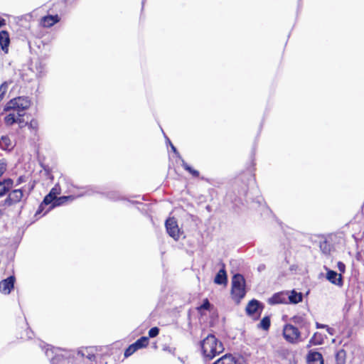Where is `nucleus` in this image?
<instances>
[{"mask_svg": "<svg viewBox=\"0 0 364 364\" xmlns=\"http://www.w3.org/2000/svg\"><path fill=\"white\" fill-rule=\"evenodd\" d=\"M203 356L208 360L213 359L224 350L223 343L214 335L209 334L200 343Z\"/></svg>", "mask_w": 364, "mask_h": 364, "instance_id": "obj_1", "label": "nucleus"}, {"mask_svg": "<svg viewBox=\"0 0 364 364\" xmlns=\"http://www.w3.org/2000/svg\"><path fill=\"white\" fill-rule=\"evenodd\" d=\"M31 105V101L28 97H18L11 100L6 103L4 111L7 112L14 111L19 116H24L25 111Z\"/></svg>", "mask_w": 364, "mask_h": 364, "instance_id": "obj_2", "label": "nucleus"}, {"mask_svg": "<svg viewBox=\"0 0 364 364\" xmlns=\"http://www.w3.org/2000/svg\"><path fill=\"white\" fill-rule=\"evenodd\" d=\"M245 279L242 275L237 274L233 276L231 295L232 299L236 303H240V300L245 296Z\"/></svg>", "mask_w": 364, "mask_h": 364, "instance_id": "obj_3", "label": "nucleus"}, {"mask_svg": "<svg viewBox=\"0 0 364 364\" xmlns=\"http://www.w3.org/2000/svg\"><path fill=\"white\" fill-rule=\"evenodd\" d=\"M284 338L289 343H296L300 340V331L291 324H286L283 328Z\"/></svg>", "mask_w": 364, "mask_h": 364, "instance_id": "obj_4", "label": "nucleus"}, {"mask_svg": "<svg viewBox=\"0 0 364 364\" xmlns=\"http://www.w3.org/2000/svg\"><path fill=\"white\" fill-rule=\"evenodd\" d=\"M92 193H93V191L90 188H87V190L86 191H85L84 193H81L77 196L70 195V196H64L57 197L56 199L55 200L54 203H53L50 205V207L49 208V210H50L55 207L64 205L67 203L72 202L74 200H75L77 198L82 197L85 195H91Z\"/></svg>", "mask_w": 364, "mask_h": 364, "instance_id": "obj_5", "label": "nucleus"}, {"mask_svg": "<svg viewBox=\"0 0 364 364\" xmlns=\"http://www.w3.org/2000/svg\"><path fill=\"white\" fill-rule=\"evenodd\" d=\"M167 233L175 240L180 237L181 231L178 228L176 220L174 218H168L165 223Z\"/></svg>", "mask_w": 364, "mask_h": 364, "instance_id": "obj_6", "label": "nucleus"}, {"mask_svg": "<svg viewBox=\"0 0 364 364\" xmlns=\"http://www.w3.org/2000/svg\"><path fill=\"white\" fill-rule=\"evenodd\" d=\"M15 277L11 276L0 282V291L4 294H9L14 288Z\"/></svg>", "mask_w": 364, "mask_h": 364, "instance_id": "obj_7", "label": "nucleus"}, {"mask_svg": "<svg viewBox=\"0 0 364 364\" xmlns=\"http://www.w3.org/2000/svg\"><path fill=\"white\" fill-rule=\"evenodd\" d=\"M28 71L33 73L37 78H41L46 74V65L38 60L34 63L32 68L28 69Z\"/></svg>", "mask_w": 364, "mask_h": 364, "instance_id": "obj_8", "label": "nucleus"}, {"mask_svg": "<svg viewBox=\"0 0 364 364\" xmlns=\"http://www.w3.org/2000/svg\"><path fill=\"white\" fill-rule=\"evenodd\" d=\"M23 193L21 189H15L11 192L6 199V203L9 205L18 203L23 198Z\"/></svg>", "mask_w": 364, "mask_h": 364, "instance_id": "obj_9", "label": "nucleus"}, {"mask_svg": "<svg viewBox=\"0 0 364 364\" xmlns=\"http://www.w3.org/2000/svg\"><path fill=\"white\" fill-rule=\"evenodd\" d=\"M288 291L279 292L274 294L269 299V303L271 304H282L287 302Z\"/></svg>", "mask_w": 364, "mask_h": 364, "instance_id": "obj_10", "label": "nucleus"}, {"mask_svg": "<svg viewBox=\"0 0 364 364\" xmlns=\"http://www.w3.org/2000/svg\"><path fill=\"white\" fill-rule=\"evenodd\" d=\"M9 43L10 38L9 33L6 31H0V47L5 53H7L9 51Z\"/></svg>", "mask_w": 364, "mask_h": 364, "instance_id": "obj_11", "label": "nucleus"}, {"mask_svg": "<svg viewBox=\"0 0 364 364\" xmlns=\"http://www.w3.org/2000/svg\"><path fill=\"white\" fill-rule=\"evenodd\" d=\"M326 279L333 284L341 286L343 284L342 277L341 274H338L333 270H328L326 273Z\"/></svg>", "mask_w": 364, "mask_h": 364, "instance_id": "obj_12", "label": "nucleus"}, {"mask_svg": "<svg viewBox=\"0 0 364 364\" xmlns=\"http://www.w3.org/2000/svg\"><path fill=\"white\" fill-rule=\"evenodd\" d=\"M94 351V349L91 347L84 348L78 350L77 355L81 358H86L90 361H94L95 360V354Z\"/></svg>", "mask_w": 364, "mask_h": 364, "instance_id": "obj_13", "label": "nucleus"}, {"mask_svg": "<svg viewBox=\"0 0 364 364\" xmlns=\"http://www.w3.org/2000/svg\"><path fill=\"white\" fill-rule=\"evenodd\" d=\"M60 21V18L58 15H48L44 16L41 19V24L44 27H50L53 26L55 23H58Z\"/></svg>", "mask_w": 364, "mask_h": 364, "instance_id": "obj_14", "label": "nucleus"}, {"mask_svg": "<svg viewBox=\"0 0 364 364\" xmlns=\"http://www.w3.org/2000/svg\"><path fill=\"white\" fill-rule=\"evenodd\" d=\"M14 147V143L7 136H1L0 139V148L4 151H11Z\"/></svg>", "mask_w": 364, "mask_h": 364, "instance_id": "obj_15", "label": "nucleus"}, {"mask_svg": "<svg viewBox=\"0 0 364 364\" xmlns=\"http://www.w3.org/2000/svg\"><path fill=\"white\" fill-rule=\"evenodd\" d=\"M309 364H323L322 355L318 352H311L308 355Z\"/></svg>", "mask_w": 364, "mask_h": 364, "instance_id": "obj_16", "label": "nucleus"}, {"mask_svg": "<svg viewBox=\"0 0 364 364\" xmlns=\"http://www.w3.org/2000/svg\"><path fill=\"white\" fill-rule=\"evenodd\" d=\"M303 295L300 292H297L295 290L288 291L287 300L291 304H297L302 301Z\"/></svg>", "mask_w": 364, "mask_h": 364, "instance_id": "obj_17", "label": "nucleus"}, {"mask_svg": "<svg viewBox=\"0 0 364 364\" xmlns=\"http://www.w3.org/2000/svg\"><path fill=\"white\" fill-rule=\"evenodd\" d=\"M259 306L260 303L255 299H252L249 302L246 307L247 314L249 315L255 314L258 311Z\"/></svg>", "mask_w": 364, "mask_h": 364, "instance_id": "obj_18", "label": "nucleus"}, {"mask_svg": "<svg viewBox=\"0 0 364 364\" xmlns=\"http://www.w3.org/2000/svg\"><path fill=\"white\" fill-rule=\"evenodd\" d=\"M51 364H69V360L63 354L55 353V355L51 358Z\"/></svg>", "mask_w": 364, "mask_h": 364, "instance_id": "obj_19", "label": "nucleus"}, {"mask_svg": "<svg viewBox=\"0 0 364 364\" xmlns=\"http://www.w3.org/2000/svg\"><path fill=\"white\" fill-rule=\"evenodd\" d=\"M13 185V181L10 178L0 181V196L4 195Z\"/></svg>", "mask_w": 364, "mask_h": 364, "instance_id": "obj_20", "label": "nucleus"}, {"mask_svg": "<svg viewBox=\"0 0 364 364\" xmlns=\"http://www.w3.org/2000/svg\"><path fill=\"white\" fill-rule=\"evenodd\" d=\"M214 282L217 284H224L227 283V274L224 269H221L217 273Z\"/></svg>", "mask_w": 364, "mask_h": 364, "instance_id": "obj_21", "label": "nucleus"}, {"mask_svg": "<svg viewBox=\"0 0 364 364\" xmlns=\"http://www.w3.org/2000/svg\"><path fill=\"white\" fill-rule=\"evenodd\" d=\"M6 114L4 117V123L6 126H12L14 124L18 119V114L14 111Z\"/></svg>", "mask_w": 364, "mask_h": 364, "instance_id": "obj_22", "label": "nucleus"}, {"mask_svg": "<svg viewBox=\"0 0 364 364\" xmlns=\"http://www.w3.org/2000/svg\"><path fill=\"white\" fill-rule=\"evenodd\" d=\"M213 364H236V361L232 355H225L217 360Z\"/></svg>", "mask_w": 364, "mask_h": 364, "instance_id": "obj_23", "label": "nucleus"}, {"mask_svg": "<svg viewBox=\"0 0 364 364\" xmlns=\"http://www.w3.org/2000/svg\"><path fill=\"white\" fill-rule=\"evenodd\" d=\"M55 199H56V198H55L53 196H52L49 193L44 198L42 203L39 206L38 210L36 212V214H38V213H40L42 211V210L43 208V205H49V204H51V203L52 204L54 203Z\"/></svg>", "mask_w": 364, "mask_h": 364, "instance_id": "obj_24", "label": "nucleus"}, {"mask_svg": "<svg viewBox=\"0 0 364 364\" xmlns=\"http://www.w3.org/2000/svg\"><path fill=\"white\" fill-rule=\"evenodd\" d=\"M181 166L186 171H188L193 177L199 176V172L197 170H195L192 167H191L183 159H181Z\"/></svg>", "mask_w": 364, "mask_h": 364, "instance_id": "obj_25", "label": "nucleus"}, {"mask_svg": "<svg viewBox=\"0 0 364 364\" xmlns=\"http://www.w3.org/2000/svg\"><path fill=\"white\" fill-rule=\"evenodd\" d=\"M292 321L300 328L308 327V323L301 316H295L291 318Z\"/></svg>", "mask_w": 364, "mask_h": 364, "instance_id": "obj_26", "label": "nucleus"}, {"mask_svg": "<svg viewBox=\"0 0 364 364\" xmlns=\"http://www.w3.org/2000/svg\"><path fill=\"white\" fill-rule=\"evenodd\" d=\"M134 344L135 345L138 350L144 348L149 344V338L146 336H142L139 339H138L135 343H134Z\"/></svg>", "mask_w": 364, "mask_h": 364, "instance_id": "obj_27", "label": "nucleus"}, {"mask_svg": "<svg viewBox=\"0 0 364 364\" xmlns=\"http://www.w3.org/2000/svg\"><path fill=\"white\" fill-rule=\"evenodd\" d=\"M336 364H345L346 352L343 350H339L336 355Z\"/></svg>", "mask_w": 364, "mask_h": 364, "instance_id": "obj_28", "label": "nucleus"}, {"mask_svg": "<svg viewBox=\"0 0 364 364\" xmlns=\"http://www.w3.org/2000/svg\"><path fill=\"white\" fill-rule=\"evenodd\" d=\"M269 326L270 318L269 316H264L258 324V327L262 328L263 330H268Z\"/></svg>", "mask_w": 364, "mask_h": 364, "instance_id": "obj_29", "label": "nucleus"}, {"mask_svg": "<svg viewBox=\"0 0 364 364\" xmlns=\"http://www.w3.org/2000/svg\"><path fill=\"white\" fill-rule=\"evenodd\" d=\"M138 349L135 346V345L133 343L130 345L125 350L124 352V357L127 358L130 355H132L135 351H136Z\"/></svg>", "mask_w": 364, "mask_h": 364, "instance_id": "obj_30", "label": "nucleus"}, {"mask_svg": "<svg viewBox=\"0 0 364 364\" xmlns=\"http://www.w3.org/2000/svg\"><path fill=\"white\" fill-rule=\"evenodd\" d=\"M61 193L60 187L58 184H56L50 191V193L55 198H57Z\"/></svg>", "mask_w": 364, "mask_h": 364, "instance_id": "obj_31", "label": "nucleus"}, {"mask_svg": "<svg viewBox=\"0 0 364 364\" xmlns=\"http://www.w3.org/2000/svg\"><path fill=\"white\" fill-rule=\"evenodd\" d=\"M28 73H32V72L31 71H28V70H23L22 73H21V78H22V80L23 81L31 82L33 80V78L30 77L28 76Z\"/></svg>", "mask_w": 364, "mask_h": 364, "instance_id": "obj_32", "label": "nucleus"}, {"mask_svg": "<svg viewBox=\"0 0 364 364\" xmlns=\"http://www.w3.org/2000/svg\"><path fill=\"white\" fill-rule=\"evenodd\" d=\"M8 89V83L6 82H3L0 85V97L3 99L5 93L6 92Z\"/></svg>", "mask_w": 364, "mask_h": 364, "instance_id": "obj_33", "label": "nucleus"}, {"mask_svg": "<svg viewBox=\"0 0 364 364\" xmlns=\"http://www.w3.org/2000/svg\"><path fill=\"white\" fill-rule=\"evenodd\" d=\"M159 329L157 327H153L149 331V336L150 338H154L158 336Z\"/></svg>", "mask_w": 364, "mask_h": 364, "instance_id": "obj_34", "label": "nucleus"}, {"mask_svg": "<svg viewBox=\"0 0 364 364\" xmlns=\"http://www.w3.org/2000/svg\"><path fill=\"white\" fill-rule=\"evenodd\" d=\"M6 162L4 159L0 160V177L4 174L6 170Z\"/></svg>", "mask_w": 364, "mask_h": 364, "instance_id": "obj_35", "label": "nucleus"}, {"mask_svg": "<svg viewBox=\"0 0 364 364\" xmlns=\"http://www.w3.org/2000/svg\"><path fill=\"white\" fill-rule=\"evenodd\" d=\"M23 116H19L18 117L17 121L16 123H17L20 128H23L25 126H27L28 122H26L23 119Z\"/></svg>", "mask_w": 364, "mask_h": 364, "instance_id": "obj_36", "label": "nucleus"}, {"mask_svg": "<svg viewBox=\"0 0 364 364\" xmlns=\"http://www.w3.org/2000/svg\"><path fill=\"white\" fill-rule=\"evenodd\" d=\"M107 196L109 198L114 200L120 199V196H119V193L117 191H112V192L109 193Z\"/></svg>", "mask_w": 364, "mask_h": 364, "instance_id": "obj_37", "label": "nucleus"}, {"mask_svg": "<svg viewBox=\"0 0 364 364\" xmlns=\"http://www.w3.org/2000/svg\"><path fill=\"white\" fill-rule=\"evenodd\" d=\"M320 247H321V250L323 251V252H324L325 254H327L330 252V248L326 242H322L320 245Z\"/></svg>", "mask_w": 364, "mask_h": 364, "instance_id": "obj_38", "label": "nucleus"}, {"mask_svg": "<svg viewBox=\"0 0 364 364\" xmlns=\"http://www.w3.org/2000/svg\"><path fill=\"white\" fill-rule=\"evenodd\" d=\"M27 126L32 129H38V122L36 120H31L29 123H28Z\"/></svg>", "mask_w": 364, "mask_h": 364, "instance_id": "obj_39", "label": "nucleus"}, {"mask_svg": "<svg viewBox=\"0 0 364 364\" xmlns=\"http://www.w3.org/2000/svg\"><path fill=\"white\" fill-rule=\"evenodd\" d=\"M210 302L208 301V300L206 299L203 301V304L200 306V309H205V310H208L210 308Z\"/></svg>", "mask_w": 364, "mask_h": 364, "instance_id": "obj_40", "label": "nucleus"}, {"mask_svg": "<svg viewBox=\"0 0 364 364\" xmlns=\"http://www.w3.org/2000/svg\"><path fill=\"white\" fill-rule=\"evenodd\" d=\"M337 267L341 273H343L345 272L346 266L342 262H338Z\"/></svg>", "mask_w": 364, "mask_h": 364, "instance_id": "obj_41", "label": "nucleus"}, {"mask_svg": "<svg viewBox=\"0 0 364 364\" xmlns=\"http://www.w3.org/2000/svg\"><path fill=\"white\" fill-rule=\"evenodd\" d=\"M46 355L48 358H50L51 356H53V355L54 354V351L53 349H49V348H47L46 350Z\"/></svg>", "mask_w": 364, "mask_h": 364, "instance_id": "obj_42", "label": "nucleus"}, {"mask_svg": "<svg viewBox=\"0 0 364 364\" xmlns=\"http://www.w3.org/2000/svg\"><path fill=\"white\" fill-rule=\"evenodd\" d=\"M316 335H317V333H315L314 337L310 340V343L314 344V345H316V344H320L321 343V342H318V341H316Z\"/></svg>", "mask_w": 364, "mask_h": 364, "instance_id": "obj_43", "label": "nucleus"}, {"mask_svg": "<svg viewBox=\"0 0 364 364\" xmlns=\"http://www.w3.org/2000/svg\"><path fill=\"white\" fill-rule=\"evenodd\" d=\"M265 268H266L265 265L264 264H261L258 266L257 270L259 272H262L265 269Z\"/></svg>", "mask_w": 364, "mask_h": 364, "instance_id": "obj_44", "label": "nucleus"}, {"mask_svg": "<svg viewBox=\"0 0 364 364\" xmlns=\"http://www.w3.org/2000/svg\"><path fill=\"white\" fill-rule=\"evenodd\" d=\"M316 328H324L327 327V326H326V325L321 324V323H316Z\"/></svg>", "mask_w": 364, "mask_h": 364, "instance_id": "obj_45", "label": "nucleus"}, {"mask_svg": "<svg viewBox=\"0 0 364 364\" xmlns=\"http://www.w3.org/2000/svg\"><path fill=\"white\" fill-rule=\"evenodd\" d=\"M168 142L169 144H171V149L173 150V151L177 154H178V153L177 152V150L176 149V147L171 143V141L168 140Z\"/></svg>", "mask_w": 364, "mask_h": 364, "instance_id": "obj_46", "label": "nucleus"}, {"mask_svg": "<svg viewBox=\"0 0 364 364\" xmlns=\"http://www.w3.org/2000/svg\"><path fill=\"white\" fill-rule=\"evenodd\" d=\"M26 334H27V338H31L33 332L31 331H30V330L29 331L28 330L26 331Z\"/></svg>", "mask_w": 364, "mask_h": 364, "instance_id": "obj_47", "label": "nucleus"}, {"mask_svg": "<svg viewBox=\"0 0 364 364\" xmlns=\"http://www.w3.org/2000/svg\"><path fill=\"white\" fill-rule=\"evenodd\" d=\"M6 24V21L0 18V28Z\"/></svg>", "mask_w": 364, "mask_h": 364, "instance_id": "obj_48", "label": "nucleus"}, {"mask_svg": "<svg viewBox=\"0 0 364 364\" xmlns=\"http://www.w3.org/2000/svg\"><path fill=\"white\" fill-rule=\"evenodd\" d=\"M326 329H327V331H328L330 334L333 335V328H329V327H328V326H327V327H326Z\"/></svg>", "mask_w": 364, "mask_h": 364, "instance_id": "obj_49", "label": "nucleus"}, {"mask_svg": "<svg viewBox=\"0 0 364 364\" xmlns=\"http://www.w3.org/2000/svg\"><path fill=\"white\" fill-rule=\"evenodd\" d=\"M23 178H22L21 176V177H19V178H18V183H21V182H23Z\"/></svg>", "mask_w": 364, "mask_h": 364, "instance_id": "obj_50", "label": "nucleus"}, {"mask_svg": "<svg viewBox=\"0 0 364 364\" xmlns=\"http://www.w3.org/2000/svg\"><path fill=\"white\" fill-rule=\"evenodd\" d=\"M2 100V98L0 97V102Z\"/></svg>", "mask_w": 364, "mask_h": 364, "instance_id": "obj_51", "label": "nucleus"}]
</instances>
